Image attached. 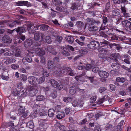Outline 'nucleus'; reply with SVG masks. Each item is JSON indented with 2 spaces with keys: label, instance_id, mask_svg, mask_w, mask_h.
Masks as SVG:
<instances>
[{
  "label": "nucleus",
  "instance_id": "59",
  "mask_svg": "<svg viewBox=\"0 0 131 131\" xmlns=\"http://www.w3.org/2000/svg\"><path fill=\"white\" fill-rule=\"evenodd\" d=\"M98 51L100 52H103L104 53L106 52V50L105 49L102 48H100L98 49Z\"/></svg>",
  "mask_w": 131,
  "mask_h": 131
},
{
  "label": "nucleus",
  "instance_id": "6",
  "mask_svg": "<svg viewBox=\"0 0 131 131\" xmlns=\"http://www.w3.org/2000/svg\"><path fill=\"white\" fill-rule=\"evenodd\" d=\"M32 105H34L33 108L34 109L33 112H31L30 115L33 118H34L37 116V115L39 113V109L40 108V106L38 105L34 104V103L33 102L32 103Z\"/></svg>",
  "mask_w": 131,
  "mask_h": 131
},
{
  "label": "nucleus",
  "instance_id": "42",
  "mask_svg": "<svg viewBox=\"0 0 131 131\" xmlns=\"http://www.w3.org/2000/svg\"><path fill=\"white\" fill-rule=\"evenodd\" d=\"M71 8L73 10L77 9H78L77 5L74 3L72 4Z\"/></svg>",
  "mask_w": 131,
  "mask_h": 131
},
{
  "label": "nucleus",
  "instance_id": "18",
  "mask_svg": "<svg viewBox=\"0 0 131 131\" xmlns=\"http://www.w3.org/2000/svg\"><path fill=\"white\" fill-rule=\"evenodd\" d=\"M32 44V40L31 39H27L24 43V46L26 47H28L30 46Z\"/></svg>",
  "mask_w": 131,
  "mask_h": 131
},
{
  "label": "nucleus",
  "instance_id": "16",
  "mask_svg": "<svg viewBox=\"0 0 131 131\" xmlns=\"http://www.w3.org/2000/svg\"><path fill=\"white\" fill-rule=\"evenodd\" d=\"M85 38V37L84 36H80V38L79 39H77L75 40V41L79 45L81 46H82L84 45V42H81L80 41L82 42L84 41Z\"/></svg>",
  "mask_w": 131,
  "mask_h": 131
},
{
  "label": "nucleus",
  "instance_id": "38",
  "mask_svg": "<svg viewBox=\"0 0 131 131\" xmlns=\"http://www.w3.org/2000/svg\"><path fill=\"white\" fill-rule=\"evenodd\" d=\"M39 115L41 116H44V118H47V113L45 112H43L40 113L39 114Z\"/></svg>",
  "mask_w": 131,
  "mask_h": 131
},
{
  "label": "nucleus",
  "instance_id": "7",
  "mask_svg": "<svg viewBox=\"0 0 131 131\" xmlns=\"http://www.w3.org/2000/svg\"><path fill=\"white\" fill-rule=\"evenodd\" d=\"M122 26L127 30L129 32L131 31V23L127 20H125L122 22Z\"/></svg>",
  "mask_w": 131,
  "mask_h": 131
},
{
  "label": "nucleus",
  "instance_id": "60",
  "mask_svg": "<svg viewBox=\"0 0 131 131\" xmlns=\"http://www.w3.org/2000/svg\"><path fill=\"white\" fill-rule=\"evenodd\" d=\"M63 55H64L65 56H69L70 54V53L69 52L66 51H64L63 53Z\"/></svg>",
  "mask_w": 131,
  "mask_h": 131
},
{
  "label": "nucleus",
  "instance_id": "55",
  "mask_svg": "<svg viewBox=\"0 0 131 131\" xmlns=\"http://www.w3.org/2000/svg\"><path fill=\"white\" fill-rule=\"evenodd\" d=\"M40 62L43 64H46V61L45 58L43 57H42L41 58V60Z\"/></svg>",
  "mask_w": 131,
  "mask_h": 131
},
{
  "label": "nucleus",
  "instance_id": "43",
  "mask_svg": "<svg viewBox=\"0 0 131 131\" xmlns=\"http://www.w3.org/2000/svg\"><path fill=\"white\" fill-rule=\"evenodd\" d=\"M51 96L53 98H55L57 96L56 92L55 91L52 92L51 94Z\"/></svg>",
  "mask_w": 131,
  "mask_h": 131
},
{
  "label": "nucleus",
  "instance_id": "26",
  "mask_svg": "<svg viewBox=\"0 0 131 131\" xmlns=\"http://www.w3.org/2000/svg\"><path fill=\"white\" fill-rule=\"evenodd\" d=\"M72 99L71 97H65L63 99V100L64 102L67 103L70 102L72 100Z\"/></svg>",
  "mask_w": 131,
  "mask_h": 131
},
{
  "label": "nucleus",
  "instance_id": "41",
  "mask_svg": "<svg viewBox=\"0 0 131 131\" xmlns=\"http://www.w3.org/2000/svg\"><path fill=\"white\" fill-rule=\"evenodd\" d=\"M26 93V91L25 89H23L20 91V92L19 93V96H21Z\"/></svg>",
  "mask_w": 131,
  "mask_h": 131
},
{
  "label": "nucleus",
  "instance_id": "32",
  "mask_svg": "<svg viewBox=\"0 0 131 131\" xmlns=\"http://www.w3.org/2000/svg\"><path fill=\"white\" fill-rule=\"evenodd\" d=\"M54 39H55L56 41H57L58 42L61 41H62V37L61 36H53V37L52 38Z\"/></svg>",
  "mask_w": 131,
  "mask_h": 131
},
{
  "label": "nucleus",
  "instance_id": "37",
  "mask_svg": "<svg viewBox=\"0 0 131 131\" xmlns=\"http://www.w3.org/2000/svg\"><path fill=\"white\" fill-rule=\"evenodd\" d=\"M45 99L44 97L42 95H39L36 97V100L38 101H41Z\"/></svg>",
  "mask_w": 131,
  "mask_h": 131
},
{
  "label": "nucleus",
  "instance_id": "58",
  "mask_svg": "<svg viewBox=\"0 0 131 131\" xmlns=\"http://www.w3.org/2000/svg\"><path fill=\"white\" fill-rule=\"evenodd\" d=\"M14 96L19 95V93L16 90H14L12 92Z\"/></svg>",
  "mask_w": 131,
  "mask_h": 131
},
{
  "label": "nucleus",
  "instance_id": "61",
  "mask_svg": "<svg viewBox=\"0 0 131 131\" xmlns=\"http://www.w3.org/2000/svg\"><path fill=\"white\" fill-rule=\"evenodd\" d=\"M110 87L111 90L113 91H114L115 90V86L113 84H111L110 85Z\"/></svg>",
  "mask_w": 131,
  "mask_h": 131
},
{
  "label": "nucleus",
  "instance_id": "9",
  "mask_svg": "<svg viewBox=\"0 0 131 131\" xmlns=\"http://www.w3.org/2000/svg\"><path fill=\"white\" fill-rule=\"evenodd\" d=\"M28 80L29 83L35 86L38 84L37 79L34 77L32 76L29 77L28 78Z\"/></svg>",
  "mask_w": 131,
  "mask_h": 131
},
{
  "label": "nucleus",
  "instance_id": "46",
  "mask_svg": "<svg viewBox=\"0 0 131 131\" xmlns=\"http://www.w3.org/2000/svg\"><path fill=\"white\" fill-rule=\"evenodd\" d=\"M14 52L12 51H9L5 53V55H7L8 56H10L13 54H14Z\"/></svg>",
  "mask_w": 131,
  "mask_h": 131
},
{
  "label": "nucleus",
  "instance_id": "36",
  "mask_svg": "<svg viewBox=\"0 0 131 131\" xmlns=\"http://www.w3.org/2000/svg\"><path fill=\"white\" fill-rule=\"evenodd\" d=\"M42 73L44 76L46 77H48L49 75V73H48L46 69H42Z\"/></svg>",
  "mask_w": 131,
  "mask_h": 131
},
{
  "label": "nucleus",
  "instance_id": "17",
  "mask_svg": "<svg viewBox=\"0 0 131 131\" xmlns=\"http://www.w3.org/2000/svg\"><path fill=\"white\" fill-rule=\"evenodd\" d=\"M2 40L4 42L8 43H10L12 41V39L7 36H4L2 39Z\"/></svg>",
  "mask_w": 131,
  "mask_h": 131
},
{
  "label": "nucleus",
  "instance_id": "29",
  "mask_svg": "<svg viewBox=\"0 0 131 131\" xmlns=\"http://www.w3.org/2000/svg\"><path fill=\"white\" fill-rule=\"evenodd\" d=\"M119 64L118 63H112L111 66L114 69H118L119 68Z\"/></svg>",
  "mask_w": 131,
  "mask_h": 131
},
{
  "label": "nucleus",
  "instance_id": "45",
  "mask_svg": "<svg viewBox=\"0 0 131 131\" xmlns=\"http://www.w3.org/2000/svg\"><path fill=\"white\" fill-rule=\"evenodd\" d=\"M18 67V65L16 64H13L11 66V68L14 70L17 69Z\"/></svg>",
  "mask_w": 131,
  "mask_h": 131
},
{
  "label": "nucleus",
  "instance_id": "3",
  "mask_svg": "<svg viewBox=\"0 0 131 131\" xmlns=\"http://www.w3.org/2000/svg\"><path fill=\"white\" fill-rule=\"evenodd\" d=\"M87 22L89 23L88 26V29L90 31H96L99 29V27L94 25V24H97L98 26L101 25L100 21L97 20H95L92 19L87 18Z\"/></svg>",
  "mask_w": 131,
  "mask_h": 131
},
{
  "label": "nucleus",
  "instance_id": "54",
  "mask_svg": "<svg viewBox=\"0 0 131 131\" xmlns=\"http://www.w3.org/2000/svg\"><path fill=\"white\" fill-rule=\"evenodd\" d=\"M45 80L44 77H43L40 78L38 81V84L41 83L43 82Z\"/></svg>",
  "mask_w": 131,
  "mask_h": 131
},
{
  "label": "nucleus",
  "instance_id": "4",
  "mask_svg": "<svg viewBox=\"0 0 131 131\" xmlns=\"http://www.w3.org/2000/svg\"><path fill=\"white\" fill-rule=\"evenodd\" d=\"M50 82L52 86L57 88L59 90H61L63 88V86L66 85V84H61L59 85L57 81L53 79L51 80Z\"/></svg>",
  "mask_w": 131,
  "mask_h": 131
},
{
  "label": "nucleus",
  "instance_id": "40",
  "mask_svg": "<svg viewBox=\"0 0 131 131\" xmlns=\"http://www.w3.org/2000/svg\"><path fill=\"white\" fill-rule=\"evenodd\" d=\"M45 40L46 42L49 44L51 42V39L49 36H47L45 38Z\"/></svg>",
  "mask_w": 131,
  "mask_h": 131
},
{
  "label": "nucleus",
  "instance_id": "1",
  "mask_svg": "<svg viewBox=\"0 0 131 131\" xmlns=\"http://www.w3.org/2000/svg\"><path fill=\"white\" fill-rule=\"evenodd\" d=\"M53 62L49 61L48 62V69H51L53 70V71L55 72L56 71V73L57 74L59 73L60 74H62L65 73V71H67L68 74L71 76H74L75 74V73L70 69L69 68H67L66 69L63 68H60V66L59 64L57 66V67H54L53 64Z\"/></svg>",
  "mask_w": 131,
  "mask_h": 131
},
{
  "label": "nucleus",
  "instance_id": "33",
  "mask_svg": "<svg viewBox=\"0 0 131 131\" xmlns=\"http://www.w3.org/2000/svg\"><path fill=\"white\" fill-rule=\"evenodd\" d=\"M21 52L20 49L17 48L16 49L15 56L17 57H19L21 56Z\"/></svg>",
  "mask_w": 131,
  "mask_h": 131
},
{
  "label": "nucleus",
  "instance_id": "25",
  "mask_svg": "<svg viewBox=\"0 0 131 131\" xmlns=\"http://www.w3.org/2000/svg\"><path fill=\"white\" fill-rule=\"evenodd\" d=\"M65 38L67 41L70 43H73L74 41L73 38L70 36H67Z\"/></svg>",
  "mask_w": 131,
  "mask_h": 131
},
{
  "label": "nucleus",
  "instance_id": "44",
  "mask_svg": "<svg viewBox=\"0 0 131 131\" xmlns=\"http://www.w3.org/2000/svg\"><path fill=\"white\" fill-rule=\"evenodd\" d=\"M13 62L12 59L9 58H7L4 63L6 64H8Z\"/></svg>",
  "mask_w": 131,
  "mask_h": 131
},
{
  "label": "nucleus",
  "instance_id": "48",
  "mask_svg": "<svg viewBox=\"0 0 131 131\" xmlns=\"http://www.w3.org/2000/svg\"><path fill=\"white\" fill-rule=\"evenodd\" d=\"M121 9L123 14H124V13L126 12V9L125 8L124 5V6H122V5H121Z\"/></svg>",
  "mask_w": 131,
  "mask_h": 131
},
{
  "label": "nucleus",
  "instance_id": "56",
  "mask_svg": "<svg viewBox=\"0 0 131 131\" xmlns=\"http://www.w3.org/2000/svg\"><path fill=\"white\" fill-rule=\"evenodd\" d=\"M96 100V97L95 96H93L90 99L91 102L93 103H94Z\"/></svg>",
  "mask_w": 131,
  "mask_h": 131
},
{
  "label": "nucleus",
  "instance_id": "34",
  "mask_svg": "<svg viewBox=\"0 0 131 131\" xmlns=\"http://www.w3.org/2000/svg\"><path fill=\"white\" fill-rule=\"evenodd\" d=\"M25 110L24 107L20 106L19 107L18 111L20 114H22L24 112Z\"/></svg>",
  "mask_w": 131,
  "mask_h": 131
},
{
  "label": "nucleus",
  "instance_id": "19",
  "mask_svg": "<svg viewBox=\"0 0 131 131\" xmlns=\"http://www.w3.org/2000/svg\"><path fill=\"white\" fill-rule=\"evenodd\" d=\"M8 125L9 126V127H10V129L12 130H17V126H15L14 125V124L12 123V122H10L8 124Z\"/></svg>",
  "mask_w": 131,
  "mask_h": 131
},
{
  "label": "nucleus",
  "instance_id": "62",
  "mask_svg": "<svg viewBox=\"0 0 131 131\" xmlns=\"http://www.w3.org/2000/svg\"><path fill=\"white\" fill-rule=\"evenodd\" d=\"M92 67V65L90 64H88L86 65V67L85 68L86 70H88Z\"/></svg>",
  "mask_w": 131,
  "mask_h": 131
},
{
  "label": "nucleus",
  "instance_id": "14",
  "mask_svg": "<svg viewBox=\"0 0 131 131\" xmlns=\"http://www.w3.org/2000/svg\"><path fill=\"white\" fill-rule=\"evenodd\" d=\"M99 74L100 77L103 78H107L109 75L107 72L104 71H100Z\"/></svg>",
  "mask_w": 131,
  "mask_h": 131
},
{
  "label": "nucleus",
  "instance_id": "11",
  "mask_svg": "<svg viewBox=\"0 0 131 131\" xmlns=\"http://www.w3.org/2000/svg\"><path fill=\"white\" fill-rule=\"evenodd\" d=\"M43 36L42 33L39 32L35 33L34 39L35 40H38L39 39H42Z\"/></svg>",
  "mask_w": 131,
  "mask_h": 131
},
{
  "label": "nucleus",
  "instance_id": "23",
  "mask_svg": "<svg viewBox=\"0 0 131 131\" xmlns=\"http://www.w3.org/2000/svg\"><path fill=\"white\" fill-rule=\"evenodd\" d=\"M76 90L77 88L75 86H72L70 88L69 93L72 94H73L75 93Z\"/></svg>",
  "mask_w": 131,
  "mask_h": 131
},
{
  "label": "nucleus",
  "instance_id": "51",
  "mask_svg": "<svg viewBox=\"0 0 131 131\" xmlns=\"http://www.w3.org/2000/svg\"><path fill=\"white\" fill-rule=\"evenodd\" d=\"M103 21V23L104 24H106L108 20L107 18L105 17H102Z\"/></svg>",
  "mask_w": 131,
  "mask_h": 131
},
{
  "label": "nucleus",
  "instance_id": "8",
  "mask_svg": "<svg viewBox=\"0 0 131 131\" xmlns=\"http://www.w3.org/2000/svg\"><path fill=\"white\" fill-rule=\"evenodd\" d=\"M100 46L99 43L96 41H94L91 42L88 45V47L90 49H94L99 47Z\"/></svg>",
  "mask_w": 131,
  "mask_h": 131
},
{
  "label": "nucleus",
  "instance_id": "63",
  "mask_svg": "<svg viewBox=\"0 0 131 131\" xmlns=\"http://www.w3.org/2000/svg\"><path fill=\"white\" fill-rule=\"evenodd\" d=\"M1 78L2 79L5 80H7L9 78L8 76H5L4 75H2Z\"/></svg>",
  "mask_w": 131,
  "mask_h": 131
},
{
  "label": "nucleus",
  "instance_id": "5",
  "mask_svg": "<svg viewBox=\"0 0 131 131\" xmlns=\"http://www.w3.org/2000/svg\"><path fill=\"white\" fill-rule=\"evenodd\" d=\"M36 87L31 86L28 87L26 90V93L29 92V95L33 96L36 94L38 92Z\"/></svg>",
  "mask_w": 131,
  "mask_h": 131
},
{
  "label": "nucleus",
  "instance_id": "27",
  "mask_svg": "<svg viewBox=\"0 0 131 131\" xmlns=\"http://www.w3.org/2000/svg\"><path fill=\"white\" fill-rule=\"evenodd\" d=\"M54 110L53 109H50L49 111L48 112V114L50 117H52L54 115Z\"/></svg>",
  "mask_w": 131,
  "mask_h": 131
},
{
  "label": "nucleus",
  "instance_id": "20",
  "mask_svg": "<svg viewBox=\"0 0 131 131\" xmlns=\"http://www.w3.org/2000/svg\"><path fill=\"white\" fill-rule=\"evenodd\" d=\"M123 57L125 59H124V62L126 63L129 64L130 63L129 60L130 59V57L127 54H126L123 56Z\"/></svg>",
  "mask_w": 131,
  "mask_h": 131
},
{
  "label": "nucleus",
  "instance_id": "13",
  "mask_svg": "<svg viewBox=\"0 0 131 131\" xmlns=\"http://www.w3.org/2000/svg\"><path fill=\"white\" fill-rule=\"evenodd\" d=\"M39 123L40 126L44 129H46L48 127V125L47 123H46V121L45 120L41 119Z\"/></svg>",
  "mask_w": 131,
  "mask_h": 131
},
{
  "label": "nucleus",
  "instance_id": "21",
  "mask_svg": "<svg viewBox=\"0 0 131 131\" xmlns=\"http://www.w3.org/2000/svg\"><path fill=\"white\" fill-rule=\"evenodd\" d=\"M65 114L64 113L62 112H59L57 115V117L59 119H61L64 117Z\"/></svg>",
  "mask_w": 131,
  "mask_h": 131
},
{
  "label": "nucleus",
  "instance_id": "10",
  "mask_svg": "<svg viewBox=\"0 0 131 131\" xmlns=\"http://www.w3.org/2000/svg\"><path fill=\"white\" fill-rule=\"evenodd\" d=\"M32 53H30L26 56V58H23V62H28L30 63L32 62L31 57L33 56L31 55Z\"/></svg>",
  "mask_w": 131,
  "mask_h": 131
},
{
  "label": "nucleus",
  "instance_id": "47",
  "mask_svg": "<svg viewBox=\"0 0 131 131\" xmlns=\"http://www.w3.org/2000/svg\"><path fill=\"white\" fill-rule=\"evenodd\" d=\"M106 90V88L105 87H101L99 89V92L100 93H102Z\"/></svg>",
  "mask_w": 131,
  "mask_h": 131
},
{
  "label": "nucleus",
  "instance_id": "24",
  "mask_svg": "<svg viewBox=\"0 0 131 131\" xmlns=\"http://www.w3.org/2000/svg\"><path fill=\"white\" fill-rule=\"evenodd\" d=\"M53 3L56 6L59 8L62 3V2H60L58 0H52Z\"/></svg>",
  "mask_w": 131,
  "mask_h": 131
},
{
  "label": "nucleus",
  "instance_id": "15",
  "mask_svg": "<svg viewBox=\"0 0 131 131\" xmlns=\"http://www.w3.org/2000/svg\"><path fill=\"white\" fill-rule=\"evenodd\" d=\"M36 52L37 55L40 56L44 55L45 53V51L43 50L38 48H37Z\"/></svg>",
  "mask_w": 131,
  "mask_h": 131
},
{
  "label": "nucleus",
  "instance_id": "53",
  "mask_svg": "<svg viewBox=\"0 0 131 131\" xmlns=\"http://www.w3.org/2000/svg\"><path fill=\"white\" fill-rule=\"evenodd\" d=\"M105 53L101 52L99 54V57L101 58L104 59L105 57L104 55V53Z\"/></svg>",
  "mask_w": 131,
  "mask_h": 131
},
{
  "label": "nucleus",
  "instance_id": "30",
  "mask_svg": "<svg viewBox=\"0 0 131 131\" xmlns=\"http://www.w3.org/2000/svg\"><path fill=\"white\" fill-rule=\"evenodd\" d=\"M77 26L79 29H81L83 28L84 26V25L83 23L80 21L77 22Z\"/></svg>",
  "mask_w": 131,
  "mask_h": 131
},
{
  "label": "nucleus",
  "instance_id": "22",
  "mask_svg": "<svg viewBox=\"0 0 131 131\" xmlns=\"http://www.w3.org/2000/svg\"><path fill=\"white\" fill-rule=\"evenodd\" d=\"M27 1H18L17 3V5L19 6H21L23 5H27L28 3Z\"/></svg>",
  "mask_w": 131,
  "mask_h": 131
},
{
  "label": "nucleus",
  "instance_id": "52",
  "mask_svg": "<svg viewBox=\"0 0 131 131\" xmlns=\"http://www.w3.org/2000/svg\"><path fill=\"white\" fill-rule=\"evenodd\" d=\"M29 114V111H27L25 112H24L22 114V116L24 117H26Z\"/></svg>",
  "mask_w": 131,
  "mask_h": 131
},
{
  "label": "nucleus",
  "instance_id": "57",
  "mask_svg": "<svg viewBox=\"0 0 131 131\" xmlns=\"http://www.w3.org/2000/svg\"><path fill=\"white\" fill-rule=\"evenodd\" d=\"M123 15L124 17L126 18L130 17H131V15L130 14L128 13H126V12L124 13V14H123Z\"/></svg>",
  "mask_w": 131,
  "mask_h": 131
},
{
  "label": "nucleus",
  "instance_id": "28",
  "mask_svg": "<svg viewBox=\"0 0 131 131\" xmlns=\"http://www.w3.org/2000/svg\"><path fill=\"white\" fill-rule=\"evenodd\" d=\"M26 126L30 129H32L34 127V125L33 122L30 121L26 124Z\"/></svg>",
  "mask_w": 131,
  "mask_h": 131
},
{
  "label": "nucleus",
  "instance_id": "49",
  "mask_svg": "<svg viewBox=\"0 0 131 131\" xmlns=\"http://www.w3.org/2000/svg\"><path fill=\"white\" fill-rule=\"evenodd\" d=\"M80 53L81 54H85L87 53V51L84 49H82L79 51Z\"/></svg>",
  "mask_w": 131,
  "mask_h": 131
},
{
  "label": "nucleus",
  "instance_id": "64",
  "mask_svg": "<svg viewBox=\"0 0 131 131\" xmlns=\"http://www.w3.org/2000/svg\"><path fill=\"white\" fill-rule=\"evenodd\" d=\"M99 68L98 67H95L92 69V71L94 72H97L99 70Z\"/></svg>",
  "mask_w": 131,
  "mask_h": 131
},
{
  "label": "nucleus",
  "instance_id": "31",
  "mask_svg": "<svg viewBox=\"0 0 131 131\" xmlns=\"http://www.w3.org/2000/svg\"><path fill=\"white\" fill-rule=\"evenodd\" d=\"M19 21H14L11 22L9 24V26L10 27H13L16 25H17L19 23Z\"/></svg>",
  "mask_w": 131,
  "mask_h": 131
},
{
  "label": "nucleus",
  "instance_id": "39",
  "mask_svg": "<svg viewBox=\"0 0 131 131\" xmlns=\"http://www.w3.org/2000/svg\"><path fill=\"white\" fill-rule=\"evenodd\" d=\"M49 27L48 26L44 25L41 26L40 28L41 30H47Z\"/></svg>",
  "mask_w": 131,
  "mask_h": 131
},
{
  "label": "nucleus",
  "instance_id": "12",
  "mask_svg": "<svg viewBox=\"0 0 131 131\" xmlns=\"http://www.w3.org/2000/svg\"><path fill=\"white\" fill-rule=\"evenodd\" d=\"M72 105L75 107H81L83 106V104L82 103H80V101L79 100H76L73 101L72 103Z\"/></svg>",
  "mask_w": 131,
  "mask_h": 131
},
{
  "label": "nucleus",
  "instance_id": "2",
  "mask_svg": "<svg viewBox=\"0 0 131 131\" xmlns=\"http://www.w3.org/2000/svg\"><path fill=\"white\" fill-rule=\"evenodd\" d=\"M31 24H26L24 25L23 27H19L16 29L15 31L17 33H19V34H21V33L25 32L26 31L27 29L29 33H33L34 31L31 30ZM15 30V29L13 30H8V33H12L13 32V31Z\"/></svg>",
  "mask_w": 131,
  "mask_h": 131
},
{
  "label": "nucleus",
  "instance_id": "50",
  "mask_svg": "<svg viewBox=\"0 0 131 131\" xmlns=\"http://www.w3.org/2000/svg\"><path fill=\"white\" fill-rule=\"evenodd\" d=\"M111 58L112 60H116L117 58L116 54L115 53L114 54H112L111 55Z\"/></svg>",
  "mask_w": 131,
  "mask_h": 131
},
{
  "label": "nucleus",
  "instance_id": "35",
  "mask_svg": "<svg viewBox=\"0 0 131 131\" xmlns=\"http://www.w3.org/2000/svg\"><path fill=\"white\" fill-rule=\"evenodd\" d=\"M116 81L118 82H124L125 81V79L124 78H117L116 79Z\"/></svg>",
  "mask_w": 131,
  "mask_h": 131
}]
</instances>
